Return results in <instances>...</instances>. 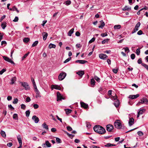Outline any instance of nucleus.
<instances>
[{"label": "nucleus", "mask_w": 148, "mask_h": 148, "mask_svg": "<svg viewBox=\"0 0 148 148\" xmlns=\"http://www.w3.org/2000/svg\"><path fill=\"white\" fill-rule=\"evenodd\" d=\"M131 58L132 59H134L135 58V55L134 53L132 54L131 55Z\"/></svg>", "instance_id": "obj_58"}, {"label": "nucleus", "mask_w": 148, "mask_h": 148, "mask_svg": "<svg viewBox=\"0 0 148 148\" xmlns=\"http://www.w3.org/2000/svg\"><path fill=\"white\" fill-rule=\"evenodd\" d=\"M95 40V38H93L89 41V43H92L93 42H94Z\"/></svg>", "instance_id": "obj_51"}, {"label": "nucleus", "mask_w": 148, "mask_h": 148, "mask_svg": "<svg viewBox=\"0 0 148 148\" xmlns=\"http://www.w3.org/2000/svg\"><path fill=\"white\" fill-rule=\"evenodd\" d=\"M45 145L47 147H51V144L49 142L48 140H45Z\"/></svg>", "instance_id": "obj_25"}, {"label": "nucleus", "mask_w": 148, "mask_h": 148, "mask_svg": "<svg viewBox=\"0 0 148 148\" xmlns=\"http://www.w3.org/2000/svg\"><path fill=\"white\" fill-rule=\"evenodd\" d=\"M66 5H68L70 4L71 3V1L70 0H67L65 2Z\"/></svg>", "instance_id": "obj_47"}, {"label": "nucleus", "mask_w": 148, "mask_h": 148, "mask_svg": "<svg viewBox=\"0 0 148 148\" xmlns=\"http://www.w3.org/2000/svg\"><path fill=\"white\" fill-rule=\"evenodd\" d=\"M131 8L127 6H125L124 8L122 9V10L123 11L127 10L130 11L131 10Z\"/></svg>", "instance_id": "obj_21"}, {"label": "nucleus", "mask_w": 148, "mask_h": 148, "mask_svg": "<svg viewBox=\"0 0 148 148\" xmlns=\"http://www.w3.org/2000/svg\"><path fill=\"white\" fill-rule=\"evenodd\" d=\"M142 65L148 70V65L145 63H142Z\"/></svg>", "instance_id": "obj_44"}, {"label": "nucleus", "mask_w": 148, "mask_h": 148, "mask_svg": "<svg viewBox=\"0 0 148 148\" xmlns=\"http://www.w3.org/2000/svg\"><path fill=\"white\" fill-rule=\"evenodd\" d=\"M56 47V46L55 45L52 44V43H50L49 45V47L50 49H51L52 48H54Z\"/></svg>", "instance_id": "obj_31"}, {"label": "nucleus", "mask_w": 148, "mask_h": 148, "mask_svg": "<svg viewBox=\"0 0 148 148\" xmlns=\"http://www.w3.org/2000/svg\"><path fill=\"white\" fill-rule=\"evenodd\" d=\"M140 53V48H138L136 50V53L137 54V55H139Z\"/></svg>", "instance_id": "obj_40"}, {"label": "nucleus", "mask_w": 148, "mask_h": 148, "mask_svg": "<svg viewBox=\"0 0 148 148\" xmlns=\"http://www.w3.org/2000/svg\"><path fill=\"white\" fill-rule=\"evenodd\" d=\"M21 85L23 86L26 90H29L30 89L28 83L25 82H21Z\"/></svg>", "instance_id": "obj_5"}, {"label": "nucleus", "mask_w": 148, "mask_h": 148, "mask_svg": "<svg viewBox=\"0 0 148 148\" xmlns=\"http://www.w3.org/2000/svg\"><path fill=\"white\" fill-rule=\"evenodd\" d=\"M137 133H138V134L139 136H141L143 135V133L142 132H141L140 131H139Z\"/></svg>", "instance_id": "obj_55"}, {"label": "nucleus", "mask_w": 148, "mask_h": 148, "mask_svg": "<svg viewBox=\"0 0 148 148\" xmlns=\"http://www.w3.org/2000/svg\"><path fill=\"white\" fill-rule=\"evenodd\" d=\"M113 72L115 73H116L118 71V69H112Z\"/></svg>", "instance_id": "obj_59"}, {"label": "nucleus", "mask_w": 148, "mask_h": 148, "mask_svg": "<svg viewBox=\"0 0 148 148\" xmlns=\"http://www.w3.org/2000/svg\"><path fill=\"white\" fill-rule=\"evenodd\" d=\"M65 110L66 113L67 114H69L72 111L71 110L69 109H65Z\"/></svg>", "instance_id": "obj_32"}, {"label": "nucleus", "mask_w": 148, "mask_h": 148, "mask_svg": "<svg viewBox=\"0 0 148 148\" xmlns=\"http://www.w3.org/2000/svg\"><path fill=\"white\" fill-rule=\"evenodd\" d=\"M18 102V99L17 98L15 99L13 101V103L14 104H16Z\"/></svg>", "instance_id": "obj_52"}, {"label": "nucleus", "mask_w": 148, "mask_h": 148, "mask_svg": "<svg viewBox=\"0 0 148 148\" xmlns=\"http://www.w3.org/2000/svg\"><path fill=\"white\" fill-rule=\"evenodd\" d=\"M67 130L69 131H71L72 130V128L70 126H68L66 127Z\"/></svg>", "instance_id": "obj_60"}, {"label": "nucleus", "mask_w": 148, "mask_h": 148, "mask_svg": "<svg viewBox=\"0 0 148 148\" xmlns=\"http://www.w3.org/2000/svg\"><path fill=\"white\" fill-rule=\"evenodd\" d=\"M13 118L15 120H17L18 119V115L17 114H14L13 115Z\"/></svg>", "instance_id": "obj_43"}, {"label": "nucleus", "mask_w": 148, "mask_h": 148, "mask_svg": "<svg viewBox=\"0 0 148 148\" xmlns=\"http://www.w3.org/2000/svg\"><path fill=\"white\" fill-rule=\"evenodd\" d=\"M42 126L43 128L46 130H49V128L48 126L45 123H43L42 125Z\"/></svg>", "instance_id": "obj_26"}, {"label": "nucleus", "mask_w": 148, "mask_h": 148, "mask_svg": "<svg viewBox=\"0 0 148 148\" xmlns=\"http://www.w3.org/2000/svg\"><path fill=\"white\" fill-rule=\"evenodd\" d=\"M6 26V23L5 22H3L1 24V27L2 29H4Z\"/></svg>", "instance_id": "obj_30"}, {"label": "nucleus", "mask_w": 148, "mask_h": 148, "mask_svg": "<svg viewBox=\"0 0 148 148\" xmlns=\"http://www.w3.org/2000/svg\"><path fill=\"white\" fill-rule=\"evenodd\" d=\"M1 136L4 138H5L6 136V135L5 132L3 130L1 131Z\"/></svg>", "instance_id": "obj_34"}, {"label": "nucleus", "mask_w": 148, "mask_h": 148, "mask_svg": "<svg viewBox=\"0 0 148 148\" xmlns=\"http://www.w3.org/2000/svg\"><path fill=\"white\" fill-rule=\"evenodd\" d=\"M94 78L97 82H99L100 79L98 77H97V76H95L94 77Z\"/></svg>", "instance_id": "obj_46"}, {"label": "nucleus", "mask_w": 148, "mask_h": 148, "mask_svg": "<svg viewBox=\"0 0 148 148\" xmlns=\"http://www.w3.org/2000/svg\"><path fill=\"white\" fill-rule=\"evenodd\" d=\"M29 52H28V53L25 54L23 57H22V60H23L25 58L29 55Z\"/></svg>", "instance_id": "obj_42"}, {"label": "nucleus", "mask_w": 148, "mask_h": 148, "mask_svg": "<svg viewBox=\"0 0 148 148\" xmlns=\"http://www.w3.org/2000/svg\"><path fill=\"white\" fill-rule=\"evenodd\" d=\"M56 142L58 143H61L62 142L61 139L58 137L56 138Z\"/></svg>", "instance_id": "obj_37"}, {"label": "nucleus", "mask_w": 148, "mask_h": 148, "mask_svg": "<svg viewBox=\"0 0 148 148\" xmlns=\"http://www.w3.org/2000/svg\"><path fill=\"white\" fill-rule=\"evenodd\" d=\"M38 41H35L34 42H33V43L32 44V47H34L36 46L38 44Z\"/></svg>", "instance_id": "obj_36"}, {"label": "nucleus", "mask_w": 148, "mask_h": 148, "mask_svg": "<svg viewBox=\"0 0 148 148\" xmlns=\"http://www.w3.org/2000/svg\"><path fill=\"white\" fill-rule=\"evenodd\" d=\"M99 57L101 59L105 60L108 58V56L105 54L101 53L99 54Z\"/></svg>", "instance_id": "obj_9"}, {"label": "nucleus", "mask_w": 148, "mask_h": 148, "mask_svg": "<svg viewBox=\"0 0 148 148\" xmlns=\"http://www.w3.org/2000/svg\"><path fill=\"white\" fill-rule=\"evenodd\" d=\"M90 148H100L99 147L94 145L90 146Z\"/></svg>", "instance_id": "obj_53"}, {"label": "nucleus", "mask_w": 148, "mask_h": 148, "mask_svg": "<svg viewBox=\"0 0 148 148\" xmlns=\"http://www.w3.org/2000/svg\"><path fill=\"white\" fill-rule=\"evenodd\" d=\"M134 119L133 118H130L129 120V125L130 126H131L134 123Z\"/></svg>", "instance_id": "obj_14"}, {"label": "nucleus", "mask_w": 148, "mask_h": 148, "mask_svg": "<svg viewBox=\"0 0 148 148\" xmlns=\"http://www.w3.org/2000/svg\"><path fill=\"white\" fill-rule=\"evenodd\" d=\"M71 57H70L65 60L64 62V63H65L68 62L71 59Z\"/></svg>", "instance_id": "obj_57"}, {"label": "nucleus", "mask_w": 148, "mask_h": 148, "mask_svg": "<svg viewBox=\"0 0 148 148\" xmlns=\"http://www.w3.org/2000/svg\"><path fill=\"white\" fill-rule=\"evenodd\" d=\"M3 59L6 61L10 62L11 64H14V62L11 60V59H10L8 57L3 56H2Z\"/></svg>", "instance_id": "obj_6"}, {"label": "nucleus", "mask_w": 148, "mask_h": 148, "mask_svg": "<svg viewBox=\"0 0 148 148\" xmlns=\"http://www.w3.org/2000/svg\"><path fill=\"white\" fill-rule=\"evenodd\" d=\"M100 22L101 23V25L99 26V27L102 29L105 26V24L103 21H101Z\"/></svg>", "instance_id": "obj_19"}, {"label": "nucleus", "mask_w": 148, "mask_h": 148, "mask_svg": "<svg viewBox=\"0 0 148 148\" xmlns=\"http://www.w3.org/2000/svg\"><path fill=\"white\" fill-rule=\"evenodd\" d=\"M105 147H109L111 146H116V145L115 144H113L110 143H108L106 145H105Z\"/></svg>", "instance_id": "obj_28"}, {"label": "nucleus", "mask_w": 148, "mask_h": 148, "mask_svg": "<svg viewBox=\"0 0 148 148\" xmlns=\"http://www.w3.org/2000/svg\"><path fill=\"white\" fill-rule=\"evenodd\" d=\"M113 129V127L112 125L111 124H108L107 125L106 130L109 132H111Z\"/></svg>", "instance_id": "obj_10"}, {"label": "nucleus", "mask_w": 148, "mask_h": 148, "mask_svg": "<svg viewBox=\"0 0 148 148\" xmlns=\"http://www.w3.org/2000/svg\"><path fill=\"white\" fill-rule=\"evenodd\" d=\"M16 80V78L15 77H12V78L11 79V84H13L14 83V82Z\"/></svg>", "instance_id": "obj_23"}, {"label": "nucleus", "mask_w": 148, "mask_h": 148, "mask_svg": "<svg viewBox=\"0 0 148 148\" xmlns=\"http://www.w3.org/2000/svg\"><path fill=\"white\" fill-rule=\"evenodd\" d=\"M74 30V28H72L68 32V36H71L72 34L73 33Z\"/></svg>", "instance_id": "obj_20"}, {"label": "nucleus", "mask_w": 148, "mask_h": 148, "mask_svg": "<svg viewBox=\"0 0 148 148\" xmlns=\"http://www.w3.org/2000/svg\"><path fill=\"white\" fill-rule=\"evenodd\" d=\"M95 82L94 79H91L90 83L92 85V86H94L95 84Z\"/></svg>", "instance_id": "obj_29"}, {"label": "nucleus", "mask_w": 148, "mask_h": 148, "mask_svg": "<svg viewBox=\"0 0 148 148\" xmlns=\"http://www.w3.org/2000/svg\"><path fill=\"white\" fill-rule=\"evenodd\" d=\"M51 88L52 90H53L54 89L59 90H61V89L60 86L58 85H52L51 86Z\"/></svg>", "instance_id": "obj_8"}, {"label": "nucleus", "mask_w": 148, "mask_h": 148, "mask_svg": "<svg viewBox=\"0 0 148 148\" xmlns=\"http://www.w3.org/2000/svg\"><path fill=\"white\" fill-rule=\"evenodd\" d=\"M148 103V100L145 97H143L136 104L137 106H139L141 104H147Z\"/></svg>", "instance_id": "obj_2"}, {"label": "nucleus", "mask_w": 148, "mask_h": 148, "mask_svg": "<svg viewBox=\"0 0 148 148\" xmlns=\"http://www.w3.org/2000/svg\"><path fill=\"white\" fill-rule=\"evenodd\" d=\"M57 101H58L59 100H61L62 99H64V98L60 94V93L59 92H58L57 93Z\"/></svg>", "instance_id": "obj_7"}, {"label": "nucleus", "mask_w": 148, "mask_h": 148, "mask_svg": "<svg viewBox=\"0 0 148 148\" xmlns=\"http://www.w3.org/2000/svg\"><path fill=\"white\" fill-rule=\"evenodd\" d=\"M42 35L43 36V39L45 40L48 36L47 33L46 32H43L42 33Z\"/></svg>", "instance_id": "obj_17"}, {"label": "nucleus", "mask_w": 148, "mask_h": 148, "mask_svg": "<svg viewBox=\"0 0 148 148\" xmlns=\"http://www.w3.org/2000/svg\"><path fill=\"white\" fill-rule=\"evenodd\" d=\"M121 27V25H115L114 27V29H120Z\"/></svg>", "instance_id": "obj_27"}, {"label": "nucleus", "mask_w": 148, "mask_h": 148, "mask_svg": "<svg viewBox=\"0 0 148 148\" xmlns=\"http://www.w3.org/2000/svg\"><path fill=\"white\" fill-rule=\"evenodd\" d=\"M117 97L116 95H115L114 96H112L111 98V99L112 100H117Z\"/></svg>", "instance_id": "obj_41"}, {"label": "nucleus", "mask_w": 148, "mask_h": 148, "mask_svg": "<svg viewBox=\"0 0 148 148\" xmlns=\"http://www.w3.org/2000/svg\"><path fill=\"white\" fill-rule=\"evenodd\" d=\"M109 40V39L108 38L102 41L101 43L102 44H104L106 43H108V42Z\"/></svg>", "instance_id": "obj_35"}, {"label": "nucleus", "mask_w": 148, "mask_h": 148, "mask_svg": "<svg viewBox=\"0 0 148 148\" xmlns=\"http://www.w3.org/2000/svg\"><path fill=\"white\" fill-rule=\"evenodd\" d=\"M115 127L118 129H120L122 127V125L119 120H116L114 123Z\"/></svg>", "instance_id": "obj_3"}, {"label": "nucleus", "mask_w": 148, "mask_h": 148, "mask_svg": "<svg viewBox=\"0 0 148 148\" xmlns=\"http://www.w3.org/2000/svg\"><path fill=\"white\" fill-rule=\"evenodd\" d=\"M18 20V17L17 16H16L14 19L13 20V21L14 22H17Z\"/></svg>", "instance_id": "obj_56"}, {"label": "nucleus", "mask_w": 148, "mask_h": 148, "mask_svg": "<svg viewBox=\"0 0 148 148\" xmlns=\"http://www.w3.org/2000/svg\"><path fill=\"white\" fill-rule=\"evenodd\" d=\"M137 34L138 35H142L143 34V32L142 30H140L138 32Z\"/></svg>", "instance_id": "obj_63"}, {"label": "nucleus", "mask_w": 148, "mask_h": 148, "mask_svg": "<svg viewBox=\"0 0 148 148\" xmlns=\"http://www.w3.org/2000/svg\"><path fill=\"white\" fill-rule=\"evenodd\" d=\"M138 30V28L137 27H135L134 28L132 31V34H133L135 33L136 31H137Z\"/></svg>", "instance_id": "obj_39"}, {"label": "nucleus", "mask_w": 148, "mask_h": 148, "mask_svg": "<svg viewBox=\"0 0 148 148\" xmlns=\"http://www.w3.org/2000/svg\"><path fill=\"white\" fill-rule=\"evenodd\" d=\"M139 96V94H137L136 95H130L129 97L131 99H136Z\"/></svg>", "instance_id": "obj_11"}, {"label": "nucleus", "mask_w": 148, "mask_h": 148, "mask_svg": "<svg viewBox=\"0 0 148 148\" xmlns=\"http://www.w3.org/2000/svg\"><path fill=\"white\" fill-rule=\"evenodd\" d=\"M137 62L138 64H142V61L141 58H139Z\"/></svg>", "instance_id": "obj_64"}, {"label": "nucleus", "mask_w": 148, "mask_h": 148, "mask_svg": "<svg viewBox=\"0 0 148 148\" xmlns=\"http://www.w3.org/2000/svg\"><path fill=\"white\" fill-rule=\"evenodd\" d=\"M114 105L116 107H118L119 105V101L118 100H117L114 103Z\"/></svg>", "instance_id": "obj_22"}, {"label": "nucleus", "mask_w": 148, "mask_h": 148, "mask_svg": "<svg viewBox=\"0 0 148 148\" xmlns=\"http://www.w3.org/2000/svg\"><path fill=\"white\" fill-rule=\"evenodd\" d=\"M66 74L64 72L61 73L58 76V79L59 80L62 81L65 77Z\"/></svg>", "instance_id": "obj_4"}, {"label": "nucleus", "mask_w": 148, "mask_h": 148, "mask_svg": "<svg viewBox=\"0 0 148 148\" xmlns=\"http://www.w3.org/2000/svg\"><path fill=\"white\" fill-rule=\"evenodd\" d=\"M145 111V109H143L140 110L138 112V113L139 114H143V113Z\"/></svg>", "instance_id": "obj_33"}, {"label": "nucleus", "mask_w": 148, "mask_h": 148, "mask_svg": "<svg viewBox=\"0 0 148 148\" xmlns=\"http://www.w3.org/2000/svg\"><path fill=\"white\" fill-rule=\"evenodd\" d=\"M32 119L36 123H38L39 121L38 118L35 115H34L32 116Z\"/></svg>", "instance_id": "obj_12"}, {"label": "nucleus", "mask_w": 148, "mask_h": 148, "mask_svg": "<svg viewBox=\"0 0 148 148\" xmlns=\"http://www.w3.org/2000/svg\"><path fill=\"white\" fill-rule=\"evenodd\" d=\"M29 40V38H25L23 39V41L25 42H28Z\"/></svg>", "instance_id": "obj_38"}, {"label": "nucleus", "mask_w": 148, "mask_h": 148, "mask_svg": "<svg viewBox=\"0 0 148 148\" xmlns=\"http://www.w3.org/2000/svg\"><path fill=\"white\" fill-rule=\"evenodd\" d=\"M8 107L11 110H13L14 109V108L11 105H9Z\"/></svg>", "instance_id": "obj_50"}, {"label": "nucleus", "mask_w": 148, "mask_h": 148, "mask_svg": "<svg viewBox=\"0 0 148 148\" xmlns=\"http://www.w3.org/2000/svg\"><path fill=\"white\" fill-rule=\"evenodd\" d=\"M67 134L68 135V136L70 138H72L74 136V135H72V134H70L68 133V132H67Z\"/></svg>", "instance_id": "obj_48"}, {"label": "nucleus", "mask_w": 148, "mask_h": 148, "mask_svg": "<svg viewBox=\"0 0 148 148\" xmlns=\"http://www.w3.org/2000/svg\"><path fill=\"white\" fill-rule=\"evenodd\" d=\"M6 71L5 69H3L1 70L0 71V75H2L3 73L5 72Z\"/></svg>", "instance_id": "obj_49"}, {"label": "nucleus", "mask_w": 148, "mask_h": 148, "mask_svg": "<svg viewBox=\"0 0 148 148\" xmlns=\"http://www.w3.org/2000/svg\"><path fill=\"white\" fill-rule=\"evenodd\" d=\"M76 73L80 76L82 77L84 74V72L83 71H79L77 72Z\"/></svg>", "instance_id": "obj_18"}, {"label": "nucleus", "mask_w": 148, "mask_h": 148, "mask_svg": "<svg viewBox=\"0 0 148 148\" xmlns=\"http://www.w3.org/2000/svg\"><path fill=\"white\" fill-rule=\"evenodd\" d=\"M35 92L36 95V98L38 97H41V95L40 94V93L39 92V91L38 89H37L36 90H34Z\"/></svg>", "instance_id": "obj_15"}, {"label": "nucleus", "mask_w": 148, "mask_h": 148, "mask_svg": "<svg viewBox=\"0 0 148 148\" xmlns=\"http://www.w3.org/2000/svg\"><path fill=\"white\" fill-rule=\"evenodd\" d=\"M30 112L29 110H27L25 112V114L26 116L27 117H28L30 114Z\"/></svg>", "instance_id": "obj_45"}, {"label": "nucleus", "mask_w": 148, "mask_h": 148, "mask_svg": "<svg viewBox=\"0 0 148 148\" xmlns=\"http://www.w3.org/2000/svg\"><path fill=\"white\" fill-rule=\"evenodd\" d=\"M140 22H138L136 25L135 27H137L138 29V27H140Z\"/></svg>", "instance_id": "obj_62"}, {"label": "nucleus", "mask_w": 148, "mask_h": 148, "mask_svg": "<svg viewBox=\"0 0 148 148\" xmlns=\"http://www.w3.org/2000/svg\"><path fill=\"white\" fill-rule=\"evenodd\" d=\"M33 107L35 109H36L38 108L39 106L37 104H34Z\"/></svg>", "instance_id": "obj_54"}, {"label": "nucleus", "mask_w": 148, "mask_h": 148, "mask_svg": "<svg viewBox=\"0 0 148 148\" xmlns=\"http://www.w3.org/2000/svg\"><path fill=\"white\" fill-rule=\"evenodd\" d=\"M93 129L95 132L100 134H103L106 132L105 130L99 125L95 126L93 127Z\"/></svg>", "instance_id": "obj_1"}, {"label": "nucleus", "mask_w": 148, "mask_h": 148, "mask_svg": "<svg viewBox=\"0 0 148 148\" xmlns=\"http://www.w3.org/2000/svg\"><path fill=\"white\" fill-rule=\"evenodd\" d=\"M81 106L82 107L84 108L85 109H86L88 108V105L83 102H80Z\"/></svg>", "instance_id": "obj_13"}, {"label": "nucleus", "mask_w": 148, "mask_h": 148, "mask_svg": "<svg viewBox=\"0 0 148 148\" xmlns=\"http://www.w3.org/2000/svg\"><path fill=\"white\" fill-rule=\"evenodd\" d=\"M17 138L18 140V141L19 142V144H22V141L21 139V138L20 136V135H18L17 136Z\"/></svg>", "instance_id": "obj_24"}, {"label": "nucleus", "mask_w": 148, "mask_h": 148, "mask_svg": "<svg viewBox=\"0 0 148 148\" xmlns=\"http://www.w3.org/2000/svg\"><path fill=\"white\" fill-rule=\"evenodd\" d=\"M21 108L22 109H23L24 110H25V108H26V106L25 105H24V104H22L21 105Z\"/></svg>", "instance_id": "obj_61"}, {"label": "nucleus", "mask_w": 148, "mask_h": 148, "mask_svg": "<svg viewBox=\"0 0 148 148\" xmlns=\"http://www.w3.org/2000/svg\"><path fill=\"white\" fill-rule=\"evenodd\" d=\"M75 62L76 63H79L81 64H84L87 62V61L84 60H78L76 61Z\"/></svg>", "instance_id": "obj_16"}]
</instances>
